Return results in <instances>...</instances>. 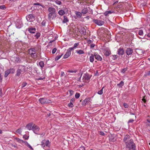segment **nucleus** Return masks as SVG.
Here are the masks:
<instances>
[{
	"label": "nucleus",
	"instance_id": "54",
	"mask_svg": "<svg viewBox=\"0 0 150 150\" xmlns=\"http://www.w3.org/2000/svg\"><path fill=\"white\" fill-rule=\"evenodd\" d=\"M29 137L28 136H27L26 135H24L23 137V138H24V139H28V138H29Z\"/></svg>",
	"mask_w": 150,
	"mask_h": 150
},
{
	"label": "nucleus",
	"instance_id": "41",
	"mask_svg": "<svg viewBox=\"0 0 150 150\" xmlns=\"http://www.w3.org/2000/svg\"><path fill=\"white\" fill-rule=\"evenodd\" d=\"M62 55L63 54H62L61 55H59L57 56L55 58V60H58L59 59L61 58V57H62Z\"/></svg>",
	"mask_w": 150,
	"mask_h": 150
},
{
	"label": "nucleus",
	"instance_id": "18",
	"mask_svg": "<svg viewBox=\"0 0 150 150\" xmlns=\"http://www.w3.org/2000/svg\"><path fill=\"white\" fill-rule=\"evenodd\" d=\"M116 13V12L115 11H113V10H111L105 12L104 13V14L105 16H108V14H111L112 13Z\"/></svg>",
	"mask_w": 150,
	"mask_h": 150
},
{
	"label": "nucleus",
	"instance_id": "12",
	"mask_svg": "<svg viewBox=\"0 0 150 150\" xmlns=\"http://www.w3.org/2000/svg\"><path fill=\"white\" fill-rule=\"evenodd\" d=\"M67 11V8L66 7H64L58 11V13L59 15L62 16L65 14V11Z\"/></svg>",
	"mask_w": 150,
	"mask_h": 150
},
{
	"label": "nucleus",
	"instance_id": "63",
	"mask_svg": "<svg viewBox=\"0 0 150 150\" xmlns=\"http://www.w3.org/2000/svg\"><path fill=\"white\" fill-rule=\"evenodd\" d=\"M134 120L133 119H130L128 121V123L132 122L134 121Z\"/></svg>",
	"mask_w": 150,
	"mask_h": 150
},
{
	"label": "nucleus",
	"instance_id": "2",
	"mask_svg": "<svg viewBox=\"0 0 150 150\" xmlns=\"http://www.w3.org/2000/svg\"><path fill=\"white\" fill-rule=\"evenodd\" d=\"M49 13L48 14V19L51 21L54 19L56 16V13L55 9L52 7H49L48 9Z\"/></svg>",
	"mask_w": 150,
	"mask_h": 150
},
{
	"label": "nucleus",
	"instance_id": "7",
	"mask_svg": "<svg viewBox=\"0 0 150 150\" xmlns=\"http://www.w3.org/2000/svg\"><path fill=\"white\" fill-rule=\"evenodd\" d=\"M92 21L94 23L99 26L103 25L104 23V21L98 19H93Z\"/></svg>",
	"mask_w": 150,
	"mask_h": 150
},
{
	"label": "nucleus",
	"instance_id": "17",
	"mask_svg": "<svg viewBox=\"0 0 150 150\" xmlns=\"http://www.w3.org/2000/svg\"><path fill=\"white\" fill-rule=\"evenodd\" d=\"M104 53L105 56H108L110 54L111 51L108 48H105Z\"/></svg>",
	"mask_w": 150,
	"mask_h": 150
},
{
	"label": "nucleus",
	"instance_id": "52",
	"mask_svg": "<svg viewBox=\"0 0 150 150\" xmlns=\"http://www.w3.org/2000/svg\"><path fill=\"white\" fill-rule=\"evenodd\" d=\"M112 56L113 57L112 59L114 60H115L117 57V56L116 55H113Z\"/></svg>",
	"mask_w": 150,
	"mask_h": 150
},
{
	"label": "nucleus",
	"instance_id": "13",
	"mask_svg": "<svg viewBox=\"0 0 150 150\" xmlns=\"http://www.w3.org/2000/svg\"><path fill=\"white\" fill-rule=\"evenodd\" d=\"M91 76H90L89 74L88 73H86L85 74L83 78V82H85L86 81H88L90 80L91 78Z\"/></svg>",
	"mask_w": 150,
	"mask_h": 150
},
{
	"label": "nucleus",
	"instance_id": "59",
	"mask_svg": "<svg viewBox=\"0 0 150 150\" xmlns=\"http://www.w3.org/2000/svg\"><path fill=\"white\" fill-rule=\"evenodd\" d=\"M99 134L100 135H102V136H104L105 135V133L101 131L99 133Z\"/></svg>",
	"mask_w": 150,
	"mask_h": 150
},
{
	"label": "nucleus",
	"instance_id": "26",
	"mask_svg": "<svg viewBox=\"0 0 150 150\" xmlns=\"http://www.w3.org/2000/svg\"><path fill=\"white\" fill-rule=\"evenodd\" d=\"M69 21V19L66 16H64V20L62 21L63 23H66Z\"/></svg>",
	"mask_w": 150,
	"mask_h": 150
},
{
	"label": "nucleus",
	"instance_id": "15",
	"mask_svg": "<svg viewBox=\"0 0 150 150\" xmlns=\"http://www.w3.org/2000/svg\"><path fill=\"white\" fill-rule=\"evenodd\" d=\"M117 54L120 55H122L125 53L124 48L122 47H120L117 50Z\"/></svg>",
	"mask_w": 150,
	"mask_h": 150
},
{
	"label": "nucleus",
	"instance_id": "49",
	"mask_svg": "<svg viewBox=\"0 0 150 150\" xmlns=\"http://www.w3.org/2000/svg\"><path fill=\"white\" fill-rule=\"evenodd\" d=\"M127 68L122 69L121 70V72H122L123 73H125L126 71H127Z\"/></svg>",
	"mask_w": 150,
	"mask_h": 150
},
{
	"label": "nucleus",
	"instance_id": "28",
	"mask_svg": "<svg viewBox=\"0 0 150 150\" xmlns=\"http://www.w3.org/2000/svg\"><path fill=\"white\" fill-rule=\"evenodd\" d=\"M76 52L77 54H84V51L81 50H77L76 51Z\"/></svg>",
	"mask_w": 150,
	"mask_h": 150
},
{
	"label": "nucleus",
	"instance_id": "23",
	"mask_svg": "<svg viewBox=\"0 0 150 150\" xmlns=\"http://www.w3.org/2000/svg\"><path fill=\"white\" fill-rule=\"evenodd\" d=\"M33 126V124L32 123H30L27 124L26 126V127L28 129L30 130L32 129Z\"/></svg>",
	"mask_w": 150,
	"mask_h": 150
},
{
	"label": "nucleus",
	"instance_id": "42",
	"mask_svg": "<svg viewBox=\"0 0 150 150\" xmlns=\"http://www.w3.org/2000/svg\"><path fill=\"white\" fill-rule=\"evenodd\" d=\"M80 96V93H76L75 95V97L77 99V98H78Z\"/></svg>",
	"mask_w": 150,
	"mask_h": 150
},
{
	"label": "nucleus",
	"instance_id": "5",
	"mask_svg": "<svg viewBox=\"0 0 150 150\" xmlns=\"http://www.w3.org/2000/svg\"><path fill=\"white\" fill-rule=\"evenodd\" d=\"M39 101L41 104L50 103L52 102L51 100L45 98H40Z\"/></svg>",
	"mask_w": 150,
	"mask_h": 150
},
{
	"label": "nucleus",
	"instance_id": "27",
	"mask_svg": "<svg viewBox=\"0 0 150 150\" xmlns=\"http://www.w3.org/2000/svg\"><path fill=\"white\" fill-rule=\"evenodd\" d=\"M52 1H54L57 4L60 5H61L62 3L60 0H51Z\"/></svg>",
	"mask_w": 150,
	"mask_h": 150
},
{
	"label": "nucleus",
	"instance_id": "8",
	"mask_svg": "<svg viewBox=\"0 0 150 150\" xmlns=\"http://www.w3.org/2000/svg\"><path fill=\"white\" fill-rule=\"evenodd\" d=\"M50 142H49V140H46L44 139L41 142V146L42 147L44 148L45 147V145L48 147H50Z\"/></svg>",
	"mask_w": 150,
	"mask_h": 150
},
{
	"label": "nucleus",
	"instance_id": "3",
	"mask_svg": "<svg viewBox=\"0 0 150 150\" xmlns=\"http://www.w3.org/2000/svg\"><path fill=\"white\" fill-rule=\"evenodd\" d=\"M125 145L126 148L129 149V150H135L136 149L135 144L133 140L126 144Z\"/></svg>",
	"mask_w": 150,
	"mask_h": 150
},
{
	"label": "nucleus",
	"instance_id": "50",
	"mask_svg": "<svg viewBox=\"0 0 150 150\" xmlns=\"http://www.w3.org/2000/svg\"><path fill=\"white\" fill-rule=\"evenodd\" d=\"M46 23V21L45 20L43 21L41 23V25L43 26H45Z\"/></svg>",
	"mask_w": 150,
	"mask_h": 150
},
{
	"label": "nucleus",
	"instance_id": "9",
	"mask_svg": "<svg viewBox=\"0 0 150 150\" xmlns=\"http://www.w3.org/2000/svg\"><path fill=\"white\" fill-rule=\"evenodd\" d=\"M77 31H79L82 35H85L86 34V29L84 27H81L78 28Z\"/></svg>",
	"mask_w": 150,
	"mask_h": 150
},
{
	"label": "nucleus",
	"instance_id": "1",
	"mask_svg": "<svg viewBox=\"0 0 150 150\" xmlns=\"http://www.w3.org/2000/svg\"><path fill=\"white\" fill-rule=\"evenodd\" d=\"M131 5V4H128L126 2H120L115 8V10H116L117 12L121 13L123 11H125L127 8H128V6L129 7L130 9L131 8H132Z\"/></svg>",
	"mask_w": 150,
	"mask_h": 150
},
{
	"label": "nucleus",
	"instance_id": "57",
	"mask_svg": "<svg viewBox=\"0 0 150 150\" xmlns=\"http://www.w3.org/2000/svg\"><path fill=\"white\" fill-rule=\"evenodd\" d=\"M27 146L30 149L32 150H33V149L32 147L28 143H27Z\"/></svg>",
	"mask_w": 150,
	"mask_h": 150
},
{
	"label": "nucleus",
	"instance_id": "21",
	"mask_svg": "<svg viewBox=\"0 0 150 150\" xmlns=\"http://www.w3.org/2000/svg\"><path fill=\"white\" fill-rule=\"evenodd\" d=\"M71 52L67 50L66 54L64 56V58L65 59L69 57L71 55Z\"/></svg>",
	"mask_w": 150,
	"mask_h": 150
},
{
	"label": "nucleus",
	"instance_id": "39",
	"mask_svg": "<svg viewBox=\"0 0 150 150\" xmlns=\"http://www.w3.org/2000/svg\"><path fill=\"white\" fill-rule=\"evenodd\" d=\"M79 45V42L76 43L74 44L73 47L75 49H76V48Z\"/></svg>",
	"mask_w": 150,
	"mask_h": 150
},
{
	"label": "nucleus",
	"instance_id": "51",
	"mask_svg": "<svg viewBox=\"0 0 150 150\" xmlns=\"http://www.w3.org/2000/svg\"><path fill=\"white\" fill-rule=\"evenodd\" d=\"M70 107L72 108L74 106V105L72 103H71L70 102L68 104V105Z\"/></svg>",
	"mask_w": 150,
	"mask_h": 150
},
{
	"label": "nucleus",
	"instance_id": "20",
	"mask_svg": "<svg viewBox=\"0 0 150 150\" xmlns=\"http://www.w3.org/2000/svg\"><path fill=\"white\" fill-rule=\"evenodd\" d=\"M28 30L30 33H35V31L36 30V29L35 28H28Z\"/></svg>",
	"mask_w": 150,
	"mask_h": 150
},
{
	"label": "nucleus",
	"instance_id": "62",
	"mask_svg": "<svg viewBox=\"0 0 150 150\" xmlns=\"http://www.w3.org/2000/svg\"><path fill=\"white\" fill-rule=\"evenodd\" d=\"M64 73L63 71H61V76H64Z\"/></svg>",
	"mask_w": 150,
	"mask_h": 150
},
{
	"label": "nucleus",
	"instance_id": "40",
	"mask_svg": "<svg viewBox=\"0 0 150 150\" xmlns=\"http://www.w3.org/2000/svg\"><path fill=\"white\" fill-rule=\"evenodd\" d=\"M27 83L26 82H23L22 84V88L25 87L27 85Z\"/></svg>",
	"mask_w": 150,
	"mask_h": 150
},
{
	"label": "nucleus",
	"instance_id": "33",
	"mask_svg": "<svg viewBox=\"0 0 150 150\" xmlns=\"http://www.w3.org/2000/svg\"><path fill=\"white\" fill-rule=\"evenodd\" d=\"M40 36V33L39 32L37 33L35 35V36L36 37V38L37 39H38Z\"/></svg>",
	"mask_w": 150,
	"mask_h": 150
},
{
	"label": "nucleus",
	"instance_id": "22",
	"mask_svg": "<svg viewBox=\"0 0 150 150\" xmlns=\"http://www.w3.org/2000/svg\"><path fill=\"white\" fill-rule=\"evenodd\" d=\"M29 54L31 57L33 59H36L37 57V54L35 52H31Z\"/></svg>",
	"mask_w": 150,
	"mask_h": 150
},
{
	"label": "nucleus",
	"instance_id": "36",
	"mask_svg": "<svg viewBox=\"0 0 150 150\" xmlns=\"http://www.w3.org/2000/svg\"><path fill=\"white\" fill-rule=\"evenodd\" d=\"M90 100V99L89 98H86L85 99V100H84V103H85V104H87V103L89 102Z\"/></svg>",
	"mask_w": 150,
	"mask_h": 150
},
{
	"label": "nucleus",
	"instance_id": "19",
	"mask_svg": "<svg viewBox=\"0 0 150 150\" xmlns=\"http://www.w3.org/2000/svg\"><path fill=\"white\" fill-rule=\"evenodd\" d=\"M89 7H84L82 10L81 12L83 14H86L87 13L88 11V9H89Z\"/></svg>",
	"mask_w": 150,
	"mask_h": 150
},
{
	"label": "nucleus",
	"instance_id": "45",
	"mask_svg": "<svg viewBox=\"0 0 150 150\" xmlns=\"http://www.w3.org/2000/svg\"><path fill=\"white\" fill-rule=\"evenodd\" d=\"M34 5H39V6H40L42 7L43 8H44V6H43V5L40 4V3H34Z\"/></svg>",
	"mask_w": 150,
	"mask_h": 150
},
{
	"label": "nucleus",
	"instance_id": "46",
	"mask_svg": "<svg viewBox=\"0 0 150 150\" xmlns=\"http://www.w3.org/2000/svg\"><path fill=\"white\" fill-rule=\"evenodd\" d=\"M75 49L74 48V47H71L69 48L67 50L71 52V51L73 50H74Z\"/></svg>",
	"mask_w": 150,
	"mask_h": 150
},
{
	"label": "nucleus",
	"instance_id": "48",
	"mask_svg": "<svg viewBox=\"0 0 150 150\" xmlns=\"http://www.w3.org/2000/svg\"><path fill=\"white\" fill-rule=\"evenodd\" d=\"M123 105L125 108H128L129 107V105H128L126 103H123Z\"/></svg>",
	"mask_w": 150,
	"mask_h": 150
},
{
	"label": "nucleus",
	"instance_id": "10",
	"mask_svg": "<svg viewBox=\"0 0 150 150\" xmlns=\"http://www.w3.org/2000/svg\"><path fill=\"white\" fill-rule=\"evenodd\" d=\"M26 19L28 21L31 22L35 20V17L32 14H30L26 16Z\"/></svg>",
	"mask_w": 150,
	"mask_h": 150
},
{
	"label": "nucleus",
	"instance_id": "38",
	"mask_svg": "<svg viewBox=\"0 0 150 150\" xmlns=\"http://www.w3.org/2000/svg\"><path fill=\"white\" fill-rule=\"evenodd\" d=\"M138 34L141 36H142L143 34V31L142 30H140L139 31Z\"/></svg>",
	"mask_w": 150,
	"mask_h": 150
},
{
	"label": "nucleus",
	"instance_id": "29",
	"mask_svg": "<svg viewBox=\"0 0 150 150\" xmlns=\"http://www.w3.org/2000/svg\"><path fill=\"white\" fill-rule=\"evenodd\" d=\"M94 54H91V56L90 57V61L91 62H93L94 60Z\"/></svg>",
	"mask_w": 150,
	"mask_h": 150
},
{
	"label": "nucleus",
	"instance_id": "61",
	"mask_svg": "<svg viewBox=\"0 0 150 150\" xmlns=\"http://www.w3.org/2000/svg\"><path fill=\"white\" fill-rule=\"evenodd\" d=\"M145 96L143 97V98L142 99V101H143L144 103H146V100L145 99Z\"/></svg>",
	"mask_w": 150,
	"mask_h": 150
},
{
	"label": "nucleus",
	"instance_id": "25",
	"mask_svg": "<svg viewBox=\"0 0 150 150\" xmlns=\"http://www.w3.org/2000/svg\"><path fill=\"white\" fill-rule=\"evenodd\" d=\"M75 14L78 18H81L82 16V14L81 13L77 11H75Z\"/></svg>",
	"mask_w": 150,
	"mask_h": 150
},
{
	"label": "nucleus",
	"instance_id": "6",
	"mask_svg": "<svg viewBox=\"0 0 150 150\" xmlns=\"http://www.w3.org/2000/svg\"><path fill=\"white\" fill-rule=\"evenodd\" d=\"M133 140L131 138V136L128 134L125 135L123 139V141L125 144Z\"/></svg>",
	"mask_w": 150,
	"mask_h": 150
},
{
	"label": "nucleus",
	"instance_id": "24",
	"mask_svg": "<svg viewBox=\"0 0 150 150\" xmlns=\"http://www.w3.org/2000/svg\"><path fill=\"white\" fill-rule=\"evenodd\" d=\"M135 52L137 54L139 55H142L143 54V52L142 50L139 49H136Z\"/></svg>",
	"mask_w": 150,
	"mask_h": 150
},
{
	"label": "nucleus",
	"instance_id": "34",
	"mask_svg": "<svg viewBox=\"0 0 150 150\" xmlns=\"http://www.w3.org/2000/svg\"><path fill=\"white\" fill-rule=\"evenodd\" d=\"M10 73V71L8 69L5 71L4 75L5 77H7Z\"/></svg>",
	"mask_w": 150,
	"mask_h": 150
},
{
	"label": "nucleus",
	"instance_id": "53",
	"mask_svg": "<svg viewBox=\"0 0 150 150\" xmlns=\"http://www.w3.org/2000/svg\"><path fill=\"white\" fill-rule=\"evenodd\" d=\"M57 50V49L56 48H54L52 51V53L54 54V53H55Z\"/></svg>",
	"mask_w": 150,
	"mask_h": 150
},
{
	"label": "nucleus",
	"instance_id": "64",
	"mask_svg": "<svg viewBox=\"0 0 150 150\" xmlns=\"http://www.w3.org/2000/svg\"><path fill=\"white\" fill-rule=\"evenodd\" d=\"M147 36L149 38H150V33H149L147 34Z\"/></svg>",
	"mask_w": 150,
	"mask_h": 150
},
{
	"label": "nucleus",
	"instance_id": "47",
	"mask_svg": "<svg viewBox=\"0 0 150 150\" xmlns=\"http://www.w3.org/2000/svg\"><path fill=\"white\" fill-rule=\"evenodd\" d=\"M16 132L19 134H21L22 132L21 129H18Z\"/></svg>",
	"mask_w": 150,
	"mask_h": 150
},
{
	"label": "nucleus",
	"instance_id": "32",
	"mask_svg": "<svg viewBox=\"0 0 150 150\" xmlns=\"http://www.w3.org/2000/svg\"><path fill=\"white\" fill-rule=\"evenodd\" d=\"M29 54L30 53V51H31L32 52H35L36 50L35 48H32L29 49Z\"/></svg>",
	"mask_w": 150,
	"mask_h": 150
},
{
	"label": "nucleus",
	"instance_id": "58",
	"mask_svg": "<svg viewBox=\"0 0 150 150\" xmlns=\"http://www.w3.org/2000/svg\"><path fill=\"white\" fill-rule=\"evenodd\" d=\"M95 45L93 44H91L90 45V47L91 48H93L95 47Z\"/></svg>",
	"mask_w": 150,
	"mask_h": 150
},
{
	"label": "nucleus",
	"instance_id": "11",
	"mask_svg": "<svg viewBox=\"0 0 150 150\" xmlns=\"http://www.w3.org/2000/svg\"><path fill=\"white\" fill-rule=\"evenodd\" d=\"M32 129L34 132L35 133L37 134H38L40 128H39V127L35 125H33V129Z\"/></svg>",
	"mask_w": 150,
	"mask_h": 150
},
{
	"label": "nucleus",
	"instance_id": "31",
	"mask_svg": "<svg viewBox=\"0 0 150 150\" xmlns=\"http://www.w3.org/2000/svg\"><path fill=\"white\" fill-rule=\"evenodd\" d=\"M39 65L42 68L44 66V62L43 61L40 62L39 63Z\"/></svg>",
	"mask_w": 150,
	"mask_h": 150
},
{
	"label": "nucleus",
	"instance_id": "37",
	"mask_svg": "<svg viewBox=\"0 0 150 150\" xmlns=\"http://www.w3.org/2000/svg\"><path fill=\"white\" fill-rule=\"evenodd\" d=\"M104 88V87H103L100 91H98V93L99 95L102 94L103 93V90Z\"/></svg>",
	"mask_w": 150,
	"mask_h": 150
},
{
	"label": "nucleus",
	"instance_id": "14",
	"mask_svg": "<svg viewBox=\"0 0 150 150\" xmlns=\"http://www.w3.org/2000/svg\"><path fill=\"white\" fill-rule=\"evenodd\" d=\"M133 52V49L130 48H127L125 51L127 55L128 56L132 54Z\"/></svg>",
	"mask_w": 150,
	"mask_h": 150
},
{
	"label": "nucleus",
	"instance_id": "35",
	"mask_svg": "<svg viewBox=\"0 0 150 150\" xmlns=\"http://www.w3.org/2000/svg\"><path fill=\"white\" fill-rule=\"evenodd\" d=\"M6 8V7L5 5H0V9L2 10H5Z\"/></svg>",
	"mask_w": 150,
	"mask_h": 150
},
{
	"label": "nucleus",
	"instance_id": "44",
	"mask_svg": "<svg viewBox=\"0 0 150 150\" xmlns=\"http://www.w3.org/2000/svg\"><path fill=\"white\" fill-rule=\"evenodd\" d=\"M67 72H70V73H76L77 72V71L76 70H69L67 71Z\"/></svg>",
	"mask_w": 150,
	"mask_h": 150
},
{
	"label": "nucleus",
	"instance_id": "56",
	"mask_svg": "<svg viewBox=\"0 0 150 150\" xmlns=\"http://www.w3.org/2000/svg\"><path fill=\"white\" fill-rule=\"evenodd\" d=\"M75 101V99L74 98H71L70 100V103H74Z\"/></svg>",
	"mask_w": 150,
	"mask_h": 150
},
{
	"label": "nucleus",
	"instance_id": "30",
	"mask_svg": "<svg viewBox=\"0 0 150 150\" xmlns=\"http://www.w3.org/2000/svg\"><path fill=\"white\" fill-rule=\"evenodd\" d=\"M124 82L122 81H121L120 83L117 84V86L119 87H122L124 85Z\"/></svg>",
	"mask_w": 150,
	"mask_h": 150
},
{
	"label": "nucleus",
	"instance_id": "60",
	"mask_svg": "<svg viewBox=\"0 0 150 150\" xmlns=\"http://www.w3.org/2000/svg\"><path fill=\"white\" fill-rule=\"evenodd\" d=\"M146 75V76H150V71H147Z\"/></svg>",
	"mask_w": 150,
	"mask_h": 150
},
{
	"label": "nucleus",
	"instance_id": "16",
	"mask_svg": "<svg viewBox=\"0 0 150 150\" xmlns=\"http://www.w3.org/2000/svg\"><path fill=\"white\" fill-rule=\"evenodd\" d=\"M94 56L96 59H97L98 61H102V57L98 53H94Z\"/></svg>",
	"mask_w": 150,
	"mask_h": 150
},
{
	"label": "nucleus",
	"instance_id": "55",
	"mask_svg": "<svg viewBox=\"0 0 150 150\" xmlns=\"http://www.w3.org/2000/svg\"><path fill=\"white\" fill-rule=\"evenodd\" d=\"M93 41V40L92 39L91 40L89 39L88 40L87 43L89 44H90Z\"/></svg>",
	"mask_w": 150,
	"mask_h": 150
},
{
	"label": "nucleus",
	"instance_id": "4",
	"mask_svg": "<svg viewBox=\"0 0 150 150\" xmlns=\"http://www.w3.org/2000/svg\"><path fill=\"white\" fill-rule=\"evenodd\" d=\"M26 71L25 67L24 66H19V68L17 70L16 74V76H19L21 74H23Z\"/></svg>",
	"mask_w": 150,
	"mask_h": 150
},
{
	"label": "nucleus",
	"instance_id": "43",
	"mask_svg": "<svg viewBox=\"0 0 150 150\" xmlns=\"http://www.w3.org/2000/svg\"><path fill=\"white\" fill-rule=\"evenodd\" d=\"M10 71V73H13L15 72V69L13 68H11L10 69H8Z\"/></svg>",
	"mask_w": 150,
	"mask_h": 150
}]
</instances>
